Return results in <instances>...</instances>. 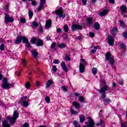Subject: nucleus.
<instances>
[{
    "instance_id": "nucleus-1",
    "label": "nucleus",
    "mask_w": 127,
    "mask_h": 127,
    "mask_svg": "<svg viewBox=\"0 0 127 127\" xmlns=\"http://www.w3.org/2000/svg\"><path fill=\"white\" fill-rule=\"evenodd\" d=\"M87 65V62L84 59L80 60V63L79 64V72L80 73H84L85 71V66Z\"/></svg>"
},
{
    "instance_id": "nucleus-2",
    "label": "nucleus",
    "mask_w": 127,
    "mask_h": 127,
    "mask_svg": "<svg viewBox=\"0 0 127 127\" xmlns=\"http://www.w3.org/2000/svg\"><path fill=\"white\" fill-rule=\"evenodd\" d=\"M52 13L57 14L59 15V17H62V18H65L66 17L65 13L63 12V8L61 7L57 10L53 11Z\"/></svg>"
},
{
    "instance_id": "nucleus-3",
    "label": "nucleus",
    "mask_w": 127,
    "mask_h": 127,
    "mask_svg": "<svg viewBox=\"0 0 127 127\" xmlns=\"http://www.w3.org/2000/svg\"><path fill=\"white\" fill-rule=\"evenodd\" d=\"M3 89H9L11 87H13V84H10L7 82V79L3 78V83L1 85Z\"/></svg>"
},
{
    "instance_id": "nucleus-4",
    "label": "nucleus",
    "mask_w": 127,
    "mask_h": 127,
    "mask_svg": "<svg viewBox=\"0 0 127 127\" xmlns=\"http://www.w3.org/2000/svg\"><path fill=\"white\" fill-rule=\"evenodd\" d=\"M88 122H85V126H83V127H95V122L94 120L91 117L87 118Z\"/></svg>"
},
{
    "instance_id": "nucleus-5",
    "label": "nucleus",
    "mask_w": 127,
    "mask_h": 127,
    "mask_svg": "<svg viewBox=\"0 0 127 127\" xmlns=\"http://www.w3.org/2000/svg\"><path fill=\"white\" fill-rule=\"evenodd\" d=\"M108 90V86L105 85L102 87L101 89L99 90L100 94H101V98L102 99H105L106 98V91Z\"/></svg>"
},
{
    "instance_id": "nucleus-6",
    "label": "nucleus",
    "mask_w": 127,
    "mask_h": 127,
    "mask_svg": "<svg viewBox=\"0 0 127 127\" xmlns=\"http://www.w3.org/2000/svg\"><path fill=\"white\" fill-rule=\"evenodd\" d=\"M106 59L110 62L111 65H113L115 63V60L112 55L109 52L107 53L106 55Z\"/></svg>"
},
{
    "instance_id": "nucleus-7",
    "label": "nucleus",
    "mask_w": 127,
    "mask_h": 127,
    "mask_svg": "<svg viewBox=\"0 0 127 127\" xmlns=\"http://www.w3.org/2000/svg\"><path fill=\"white\" fill-rule=\"evenodd\" d=\"M14 19L13 17L9 16V15L7 13L5 14V22L8 23V22H13Z\"/></svg>"
},
{
    "instance_id": "nucleus-8",
    "label": "nucleus",
    "mask_w": 127,
    "mask_h": 127,
    "mask_svg": "<svg viewBox=\"0 0 127 127\" xmlns=\"http://www.w3.org/2000/svg\"><path fill=\"white\" fill-rule=\"evenodd\" d=\"M40 4L39 6V7L36 9V10L38 11H40V10L42 8H44V6L45 5V3H46V0H40Z\"/></svg>"
},
{
    "instance_id": "nucleus-9",
    "label": "nucleus",
    "mask_w": 127,
    "mask_h": 127,
    "mask_svg": "<svg viewBox=\"0 0 127 127\" xmlns=\"http://www.w3.org/2000/svg\"><path fill=\"white\" fill-rule=\"evenodd\" d=\"M108 44L110 46H114V38L111 35L108 36L107 37Z\"/></svg>"
},
{
    "instance_id": "nucleus-10",
    "label": "nucleus",
    "mask_w": 127,
    "mask_h": 127,
    "mask_svg": "<svg viewBox=\"0 0 127 127\" xmlns=\"http://www.w3.org/2000/svg\"><path fill=\"white\" fill-rule=\"evenodd\" d=\"M7 120L9 121L11 125H14L16 121V119L15 118H14V117H10L9 116L7 117Z\"/></svg>"
},
{
    "instance_id": "nucleus-11",
    "label": "nucleus",
    "mask_w": 127,
    "mask_h": 127,
    "mask_svg": "<svg viewBox=\"0 0 127 127\" xmlns=\"http://www.w3.org/2000/svg\"><path fill=\"white\" fill-rule=\"evenodd\" d=\"M83 27L82 26L78 24H74L72 26V29L74 31L76 29H82Z\"/></svg>"
},
{
    "instance_id": "nucleus-12",
    "label": "nucleus",
    "mask_w": 127,
    "mask_h": 127,
    "mask_svg": "<svg viewBox=\"0 0 127 127\" xmlns=\"http://www.w3.org/2000/svg\"><path fill=\"white\" fill-rule=\"evenodd\" d=\"M61 66L62 68H63V69L64 72H67L68 71V68H67V66H66V64H65V62H62L61 63Z\"/></svg>"
},
{
    "instance_id": "nucleus-13",
    "label": "nucleus",
    "mask_w": 127,
    "mask_h": 127,
    "mask_svg": "<svg viewBox=\"0 0 127 127\" xmlns=\"http://www.w3.org/2000/svg\"><path fill=\"white\" fill-rule=\"evenodd\" d=\"M21 41H22V36L17 37L15 41V44H19V43H21Z\"/></svg>"
},
{
    "instance_id": "nucleus-14",
    "label": "nucleus",
    "mask_w": 127,
    "mask_h": 127,
    "mask_svg": "<svg viewBox=\"0 0 127 127\" xmlns=\"http://www.w3.org/2000/svg\"><path fill=\"white\" fill-rule=\"evenodd\" d=\"M127 8L126 5H122L121 7V10L124 13H127Z\"/></svg>"
},
{
    "instance_id": "nucleus-15",
    "label": "nucleus",
    "mask_w": 127,
    "mask_h": 127,
    "mask_svg": "<svg viewBox=\"0 0 127 127\" xmlns=\"http://www.w3.org/2000/svg\"><path fill=\"white\" fill-rule=\"evenodd\" d=\"M72 106L75 107L76 109H79L81 107V105L79 102H77L76 101H74L72 102Z\"/></svg>"
},
{
    "instance_id": "nucleus-16",
    "label": "nucleus",
    "mask_w": 127,
    "mask_h": 127,
    "mask_svg": "<svg viewBox=\"0 0 127 127\" xmlns=\"http://www.w3.org/2000/svg\"><path fill=\"white\" fill-rule=\"evenodd\" d=\"M31 53L34 58H37V57L38 56V53H37V51L32 50L31 51Z\"/></svg>"
},
{
    "instance_id": "nucleus-17",
    "label": "nucleus",
    "mask_w": 127,
    "mask_h": 127,
    "mask_svg": "<svg viewBox=\"0 0 127 127\" xmlns=\"http://www.w3.org/2000/svg\"><path fill=\"white\" fill-rule=\"evenodd\" d=\"M37 46H43V41L40 39H38L37 41Z\"/></svg>"
},
{
    "instance_id": "nucleus-18",
    "label": "nucleus",
    "mask_w": 127,
    "mask_h": 127,
    "mask_svg": "<svg viewBox=\"0 0 127 127\" xmlns=\"http://www.w3.org/2000/svg\"><path fill=\"white\" fill-rule=\"evenodd\" d=\"M94 27L96 30H99V29L100 28V24H99L98 22H95Z\"/></svg>"
},
{
    "instance_id": "nucleus-19",
    "label": "nucleus",
    "mask_w": 127,
    "mask_h": 127,
    "mask_svg": "<svg viewBox=\"0 0 127 127\" xmlns=\"http://www.w3.org/2000/svg\"><path fill=\"white\" fill-rule=\"evenodd\" d=\"M87 23L91 25L93 22V17H89L87 18Z\"/></svg>"
},
{
    "instance_id": "nucleus-20",
    "label": "nucleus",
    "mask_w": 127,
    "mask_h": 127,
    "mask_svg": "<svg viewBox=\"0 0 127 127\" xmlns=\"http://www.w3.org/2000/svg\"><path fill=\"white\" fill-rule=\"evenodd\" d=\"M2 125L3 127H9L10 125L9 124L7 123V122L4 121L2 123Z\"/></svg>"
},
{
    "instance_id": "nucleus-21",
    "label": "nucleus",
    "mask_w": 127,
    "mask_h": 127,
    "mask_svg": "<svg viewBox=\"0 0 127 127\" xmlns=\"http://www.w3.org/2000/svg\"><path fill=\"white\" fill-rule=\"evenodd\" d=\"M13 118H15L16 120V119H17V118L19 117V114H18V113L17 112V111H15L13 112Z\"/></svg>"
},
{
    "instance_id": "nucleus-22",
    "label": "nucleus",
    "mask_w": 127,
    "mask_h": 127,
    "mask_svg": "<svg viewBox=\"0 0 127 127\" xmlns=\"http://www.w3.org/2000/svg\"><path fill=\"white\" fill-rule=\"evenodd\" d=\"M51 23H52L51 20L47 21L46 22V27L47 28H49V27H51Z\"/></svg>"
},
{
    "instance_id": "nucleus-23",
    "label": "nucleus",
    "mask_w": 127,
    "mask_h": 127,
    "mask_svg": "<svg viewBox=\"0 0 127 127\" xmlns=\"http://www.w3.org/2000/svg\"><path fill=\"white\" fill-rule=\"evenodd\" d=\"M52 84H53V81L51 80H48L46 83V88H49L50 85H52Z\"/></svg>"
},
{
    "instance_id": "nucleus-24",
    "label": "nucleus",
    "mask_w": 127,
    "mask_h": 127,
    "mask_svg": "<svg viewBox=\"0 0 127 127\" xmlns=\"http://www.w3.org/2000/svg\"><path fill=\"white\" fill-rule=\"evenodd\" d=\"M21 63L24 67H27V62L25 59H22Z\"/></svg>"
},
{
    "instance_id": "nucleus-25",
    "label": "nucleus",
    "mask_w": 127,
    "mask_h": 127,
    "mask_svg": "<svg viewBox=\"0 0 127 127\" xmlns=\"http://www.w3.org/2000/svg\"><path fill=\"white\" fill-rule=\"evenodd\" d=\"M108 9H104L102 12H101L100 14L101 16H104L108 13Z\"/></svg>"
},
{
    "instance_id": "nucleus-26",
    "label": "nucleus",
    "mask_w": 127,
    "mask_h": 127,
    "mask_svg": "<svg viewBox=\"0 0 127 127\" xmlns=\"http://www.w3.org/2000/svg\"><path fill=\"white\" fill-rule=\"evenodd\" d=\"M80 123H84L85 122V116L83 115L80 116L79 117Z\"/></svg>"
},
{
    "instance_id": "nucleus-27",
    "label": "nucleus",
    "mask_w": 127,
    "mask_h": 127,
    "mask_svg": "<svg viewBox=\"0 0 127 127\" xmlns=\"http://www.w3.org/2000/svg\"><path fill=\"white\" fill-rule=\"evenodd\" d=\"M22 40L23 43H27V42H28V39H27V38L25 37V36H22Z\"/></svg>"
},
{
    "instance_id": "nucleus-28",
    "label": "nucleus",
    "mask_w": 127,
    "mask_h": 127,
    "mask_svg": "<svg viewBox=\"0 0 127 127\" xmlns=\"http://www.w3.org/2000/svg\"><path fill=\"white\" fill-rule=\"evenodd\" d=\"M92 74L96 75L98 72V69L96 67H93L92 69Z\"/></svg>"
},
{
    "instance_id": "nucleus-29",
    "label": "nucleus",
    "mask_w": 127,
    "mask_h": 127,
    "mask_svg": "<svg viewBox=\"0 0 127 127\" xmlns=\"http://www.w3.org/2000/svg\"><path fill=\"white\" fill-rule=\"evenodd\" d=\"M64 32H68V31H69V28L68 27V25H64Z\"/></svg>"
},
{
    "instance_id": "nucleus-30",
    "label": "nucleus",
    "mask_w": 127,
    "mask_h": 127,
    "mask_svg": "<svg viewBox=\"0 0 127 127\" xmlns=\"http://www.w3.org/2000/svg\"><path fill=\"white\" fill-rule=\"evenodd\" d=\"M36 41H37V39H36V38H33L30 40V42L32 43V44H35Z\"/></svg>"
},
{
    "instance_id": "nucleus-31",
    "label": "nucleus",
    "mask_w": 127,
    "mask_h": 127,
    "mask_svg": "<svg viewBox=\"0 0 127 127\" xmlns=\"http://www.w3.org/2000/svg\"><path fill=\"white\" fill-rule=\"evenodd\" d=\"M103 102L104 103L105 106H107V104H106V103H110V102H111V99H110V98L105 99L103 100Z\"/></svg>"
},
{
    "instance_id": "nucleus-32",
    "label": "nucleus",
    "mask_w": 127,
    "mask_h": 127,
    "mask_svg": "<svg viewBox=\"0 0 127 127\" xmlns=\"http://www.w3.org/2000/svg\"><path fill=\"white\" fill-rule=\"evenodd\" d=\"M62 89L64 91V92H67L69 87L68 86H62Z\"/></svg>"
},
{
    "instance_id": "nucleus-33",
    "label": "nucleus",
    "mask_w": 127,
    "mask_h": 127,
    "mask_svg": "<svg viewBox=\"0 0 127 127\" xmlns=\"http://www.w3.org/2000/svg\"><path fill=\"white\" fill-rule=\"evenodd\" d=\"M58 47L60 48H61L62 49H63L66 47V45L65 44H61L58 45Z\"/></svg>"
},
{
    "instance_id": "nucleus-34",
    "label": "nucleus",
    "mask_w": 127,
    "mask_h": 127,
    "mask_svg": "<svg viewBox=\"0 0 127 127\" xmlns=\"http://www.w3.org/2000/svg\"><path fill=\"white\" fill-rule=\"evenodd\" d=\"M64 60H65V61H70L71 60V58H70V57H69V55L66 54L65 55Z\"/></svg>"
},
{
    "instance_id": "nucleus-35",
    "label": "nucleus",
    "mask_w": 127,
    "mask_h": 127,
    "mask_svg": "<svg viewBox=\"0 0 127 127\" xmlns=\"http://www.w3.org/2000/svg\"><path fill=\"white\" fill-rule=\"evenodd\" d=\"M26 99H27V96H23V97L21 98V100L19 101V103H22V101H25Z\"/></svg>"
},
{
    "instance_id": "nucleus-36",
    "label": "nucleus",
    "mask_w": 127,
    "mask_h": 127,
    "mask_svg": "<svg viewBox=\"0 0 127 127\" xmlns=\"http://www.w3.org/2000/svg\"><path fill=\"white\" fill-rule=\"evenodd\" d=\"M23 104L22 106L23 107H28V102L27 101H22Z\"/></svg>"
},
{
    "instance_id": "nucleus-37",
    "label": "nucleus",
    "mask_w": 127,
    "mask_h": 127,
    "mask_svg": "<svg viewBox=\"0 0 127 127\" xmlns=\"http://www.w3.org/2000/svg\"><path fill=\"white\" fill-rule=\"evenodd\" d=\"M112 34H116L118 32V28H114L112 29Z\"/></svg>"
},
{
    "instance_id": "nucleus-38",
    "label": "nucleus",
    "mask_w": 127,
    "mask_h": 127,
    "mask_svg": "<svg viewBox=\"0 0 127 127\" xmlns=\"http://www.w3.org/2000/svg\"><path fill=\"white\" fill-rule=\"evenodd\" d=\"M78 101L81 102V103H84V102H85V100L84 99V97H83V96L79 97L78 98Z\"/></svg>"
},
{
    "instance_id": "nucleus-39",
    "label": "nucleus",
    "mask_w": 127,
    "mask_h": 127,
    "mask_svg": "<svg viewBox=\"0 0 127 127\" xmlns=\"http://www.w3.org/2000/svg\"><path fill=\"white\" fill-rule=\"evenodd\" d=\"M46 103H50V98L49 96H46L45 98Z\"/></svg>"
},
{
    "instance_id": "nucleus-40",
    "label": "nucleus",
    "mask_w": 127,
    "mask_h": 127,
    "mask_svg": "<svg viewBox=\"0 0 127 127\" xmlns=\"http://www.w3.org/2000/svg\"><path fill=\"white\" fill-rule=\"evenodd\" d=\"M28 15L29 17L31 18L32 17V16H33V12H32V11H28Z\"/></svg>"
},
{
    "instance_id": "nucleus-41",
    "label": "nucleus",
    "mask_w": 127,
    "mask_h": 127,
    "mask_svg": "<svg viewBox=\"0 0 127 127\" xmlns=\"http://www.w3.org/2000/svg\"><path fill=\"white\" fill-rule=\"evenodd\" d=\"M70 112L72 115H77V114H78L77 111H74L72 108L70 109Z\"/></svg>"
},
{
    "instance_id": "nucleus-42",
    "label": "nucleus",
    "mask_w": 127,
    "mask_h": 127,
    "mask_svg": "<svg viewBox=\"0 0 127 127\" xmlns=\"http://www.w3.org/2000/svg\"><path fill=\"white\" fill-rule=\"evenodd\" d=\"M29 87H30V82L28 81L26 83L25 87L26 89H29Z\"/></svg>"
},
{
    "instance_id": "nucleus-43",
    "label": "nucleus",
    "mask_w": 127,
    "mask_h": 127,
    "mask_svg": "<svg viewBox=\"0 0 127 127\" xmlns=\"http://www.w3.org/2000/svg\"><path fill=\"white\" fill-rule=\"evenodd\" d=\"M26 44V47H27V48H29L30 49L31 48V45H30V43H29V42H27L25 43Z\"/></svg>"
},
{
    "instance_id": "nucleus-44",
    "label": "nucleus",
    "mask_w": 127,
    "mask_h": 127,
    "mask_svg": "<svg viewBox=\"0 0 127 127\" xmlns=\"http://www.w3.org/2000/svg\"><path fill=\"white\" fill-rule=\"evenodd\" d=\"M32 26H34V27H36L37 26H38V23L37 22L34 21L32 23Z\"/></svg>"
},
{
    "instance_id": "nucleus-45",
    "label": "nucleus",
    "mask_w": 127,
    "mask_h": 127,
    "mask_svg": "<svg viewBox=\"0 0 127 127\" xmlns=\"http://www.w3.org/2000/svg\"><path fill=\"white\" fill-rule=\"evenodd\" d=\"M0 50H1V51H3V50H4V44H1L0 46Z\"/></svg>"
},
{
    "instance_id": "nucleus-46",
    "label": "nucleus",
    "mask_w": 127,
    "mask_h": 127,
    "mask_svg": "<svg viewBox=\"0 0 127 127\" xmlns=\"http://www.w3.org/2000/svg\"><path fill=\"white\" fill-rule=\"evenodd\" d=\"M20 21L22 22V23H25L26 20H25V18H21Z\"/></svg>"
},
{
    "instance_id": "nucleus-47",
    "label": "nucleus",
    "mask_w": 127,
    "mask_h": 127,
    "mask_svg": "<svg viewBox=\"0 0 127 127\" xmlns=\"http://www.w3.org/2000/svg\"><path fill=\"white\" fill-rule=\"evenodd\" d=\"M56 46V43L55 42L53 43L51 45L52 49H54V48H55Z\"/></svg>"
},
{
    "instance_id": "nucleus-48",
    "label": "nucleus",
    "mask_w": 127,
    "mask_h": 127,
    "mask_svg": "<svg viewBox=\"0 0 127 127\" xmlns=\"http://www.w3.org/2000/svg\"><path fill=\"white\" fill-rule=\"evenodd\" d=\"M73 124L74 127H77V126H80V125H79L78 124V122L76 121H73Z\"/></svg>"
},
{
    "instance_id": "nucleus-49",
    "label": "nucleus",
    "mask_w": 127,
    "mask_h": 127,
    "mask_svg": "<svg viewBox=\"0 0 127 127\" xmlns=\"http://www.w3.org/2000/svg\"><path fill=\"white\" fill-rule=\"evenodd\" d=\"M52 70L53 71H54V72H56V71H57V68H56V65H54L52 67Z\"/></svg>"
},
{
    "instance_id": "nucleus-50",
    "label": "nucleus",
    "mask_w": 127,
    "mask_h": 127,
    "mask_svg": "<svg viewBox=\"0 0 127 127\" xmlns=\"http://www.w3.org/2000/svg\"><path fill=\"white\" fill-rule=\"evenodd\" d=\"M120 47L123 49H126V45H125L124 44H120Z\"/></svg>"
},
{
    "instance_id": "nucleus-51",
    "label": "nucleus",
    "mask_w": 127,
    "mask_h": 127,
    "mask_svg": "<svg viewBox=\"0 0 127 127\" xmlns=\"http://www.w3.org/2000/svg\"><path fill=\"white\" fill-rule=\"evenodd\" d=\"M121 127H127V123H125L124 124H121Z\"/></svg>"
},
{
    "instance_id": "nucleus-52",
    "label": "nucleus",
    "mask_w": 127,
    "mask_h": 127,
    "mask_svg": "<svg viewBox=\"0 0 127 127\" xmlns=\"http://www.w3.org/2000/svg\"><path fill=\"white\" fill-rule=\"evenodd\" d=\"M89 36H90V37H94V36H95V34L93 32H90Z\"/></svg>"
},
{
    "instance_id": "nucleus-53",
    "label": "nucleus",
    "mask_w": 127,
    "mask_h": 127,
    "mask_svg": "<svg viewBox=\"0 0 127 127\" xmlns=\"http://www.w3.org/2000/svg\"><path fill=\"white\" fill-rule=\"evenodd\" d=\"M23 127H29V124L28 123H25L23 125Z\"/></svg>"
},
{
    "instance_id": "nucleus-54",
    "label": "nucleus",
    "mask_w": 127,
    "mask_h": 127,
    "mask_svg": "<svg viewBox=\"0 0 127 127\" xmlns=\"http://www.w3.org/2000/svg\"><path fill=\"white\" fill-rule=\"evenodd\" d=\"M54 64H59V60H56L54 61Z\"/></svg>"
},
{
    "instance_id": "nucleus-55",
    "label": "nucleus",
    "mask_w": 127,
    "mask_h": 127,
    "mask_svg": "<svg viewBox=\"0 0 127 127\" xmlns=\"http://www.w3.org/2000/svg\"><path fill=\"white\" fill-rule=\"evenodd\" d=\"M103 125V121L100 120V122L99 123H97L96 124V126H102Z\"/></svg>"
},
{
    "instance_id": "nucleus-56",
    "label": "nucleus",
    "mask_w": 127,
    "mask_h": 127,
    "mask_svg": "<svg viewBox=\"0 0 127 127\" xmlns=\"http://www.w3.org/2000/svg\"><path fill=\"white\" fill-rule=\"evenodd\" d=\"M83 5L87 4V0H82Z\"/></svg>"
},
{
    "instance_id": "nucleus-57",
    "label": "nucleus",
    "mask_w": 127,
    "mask_h": 127,
    "mask_svg": "<svg viewBox=\"0 0 127 127\" xmlns=\"http://www.w3.org/2000/svg\"><path fill=\"white\" fill-rule=\"evenodd\" d=\"M32 5H36V2L35 0H32Z\"/></svg>"
},
{
    "instance_id": "nucleus-58",
    "label": "nucleus",
    "mask_w": 127,
    "mask_h": 127,
    "mask_svg": "<svg viewBox=\"0 0 127 127\" xmlns=\"http://www.w3.org/2000/svg\"><path fill=\"white\" fill-rule=\"evenodd\" d=\"M62 31V30L60 28H58L57 30V32H58V33H61Z\"/></svg>"
},
{
    "instance_id": "nucleus-59",
    "label": "nucleus",
    "mask_w": 127,
    "mask_h": 127,
    "mask_svg": "<svg viewBox=\"0 0 127 127\" xmlns=\"http://www.w3.org/2000/svg\"><path fill=\"white\" fill-rule=\"evenodd\" d=\"M119 84H120V85H123V84H124V80H120V81H119Z\"/></svg>"
},
{
    "instance_id": "nucleus-60",
    "label": "nucleus",
    "mask_w": 127,
    "mask_h": 127,
    "mask_svg": "<svg viewBox=\"0 0 127 127\" xmlns=\"http://www.w3.org/2000/svg\"><path fill=\"white\" fill-rule=\"evenodd\" d=\"M110 3L114 4L115 3V0H109Z\"/></svg>"
},
{
    "instance_id": "nucleus-61",
    "label": "nucleus",
    "mask_w": 127,
    "mask_h": 127,
    "mask_svg": "<svg viewBox=\"0 0 127 127\" xmlns=\"http://www.w3.org/2000/svg\"><path fill=\"white\" fill-rule=\"evenodd\" d=\"M123 36L124 37H126V38H127V33H124Z\"/></svg>"
},
{
    "instance_id": "nucleus-62",
    "label": "nucleus",
    "mask_w": 127,
    "mask_h": 127,
    "mask_svg": "<svg viewBox=\"0 0 127 127\" xmlns=\"http://www.w3.org/2000/svg\"><path fill=\"white\" fill-rule=\"evenodd\" d=\"M91 53H92V54H94V53H96V50H92L91 51Z\"/></svg>"
},
{
    "instance_id": "nucleus-63",
    "label": "nucleus",
    "mask_w": 127,
    "mask_h": 127,
    "mask_svg": "<svg viewBox=\"0 0 127 127\" xmlns=\"http://www.w3.org/2000/svg\"><path fill=\"white\" fill-rule=\"evenodd\" d=\"M40 84H39V82L37 81L36 83V86L37 87H39Z\"/></svg>"
},
{
    "instance_id": "nucleus-64",
    "label": "nucleus",
    "mask_w": 127,
    "mask_h": 127,
    "mask_svg": "<svg viewBox=\"0 0 127 127\" xmlns=\"http://www.w3.org/2000/svg\"><path fill=\"white\" fill-rule=\"evenodd\" d=\"M74 95H75V96H76V97H79V93H74Z\"/></svg>"
}]
</instances>
